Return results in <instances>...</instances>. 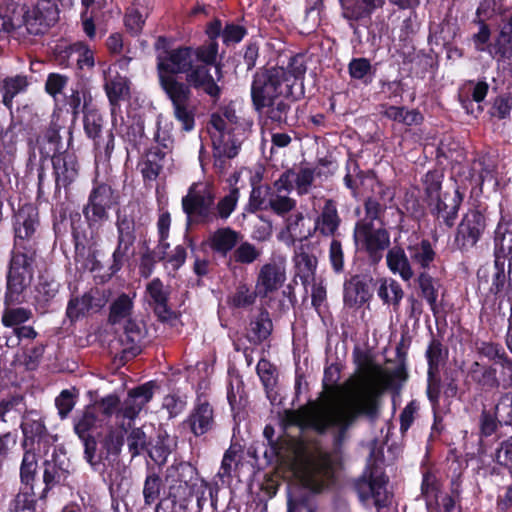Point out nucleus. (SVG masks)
Listing matches in <instances>:
<instances>
[{"label": "nucleus", "instance_id": "41", "mask_svg": "<svg viewBox=\"0 0 512 512\" xmlns=\"http://www.w3.org/2000/svg\"><path fill=\"white\" fill-rule=\"evenodd\" d=\"M147 293L155 304V312L162 319H167L170 312L167 309V290L159 279L152 280L147 286Z\"/></svg>", "mask_w": 512, "mask_h": 512}, {"label": "nucleus", "instance_id": "64", "mask_svg": "<svg viewBox=\"0 0 512 512\" xmlns=\"http://www.w3.org/2000/svg\"><path fill=\"white\" fill-rule=\"evenodd\" d=\"M127 440L132 456L138 455L146 446V435L140 428L132 429Z\"/></svg>", "mask_w": 512, "mask_h": 512}, {"label": "nucleus", "instance_id": "34", "mask_svg": "<svg viewBox=\"0 0 512 512\" xmlns=\"http://www.w3.org/2000/svg\"><path fill=\"white\" fill-rule=\"evenodd\" d=\"M165 157L166 152L158 147L149 150L145 159L140 163L141 173L145 180L153 181L158 177L164 166Z\"/></svg>", "mask_w": 512, "mask_h": 512}, {"label": "nucleus", "instance_id": "46", "mask_svg": "<svg viewBox=\"0 0 512 512\" xmlns=\"http://www.w3.org/2000/svg\"><path fill=\"white\" fill-rule=\"evenodd\" d=\"M262 251L249 242L240 243L232 253V259L240 264H251L258 260Z\"/></svg>", "mask_w": 512, "mask_h": 512}, {"label": "nucleus", "instance_id": "56", "mask_svg": "<svg viewBox=\"0 0 512 512\" xmlns=\"http://www.w3.org/2000/svg\"><path fill=\"white\" fill-rule=\"evenodd\" d=\"M36 469H37L36 455L31 452H26L23 456L21 467H20L21 481L27 485L30 484L34 480Z\"/></svg>", "mask_w": 512, "mask_h": 512}, {"label": "nucleus", "instance_id": "2", "mask_svg": "<svg viewBox=\"0 0 512 512\" xmlns=\"http://www.w3.org/2000/svg\"><path fill=\"white\" fill-rule=\"evenodd\" d=\"M305 67L293 59L287 68L275 67L256 73L251 96L256 110H262L280 98L298 99L303 95L302 76Z\"/></svg>", "mask_w": 512, "mask_h": 512}, {"label": "nucleus", "instance_id": "5", "mask_svg": "<svg viewBox=\"0 0 512 512\" xmlns=\"http://www.w3.org/2000/svg\"><path fill=\"white\" fill-rule=\"evenodd\" d=\"M215 190L209 182L193 184L182 199V208L188 219L193 217L202 222H212L217 215L213 210Z\"/></svg>", "mask_w": 512, "mask_h": 512}, {"label": "nucleus", "instance_id": "7", "mask_svg": "<svg viewBox=\"0 0 512 512\" xmlns=\"http://www.w3.org/2000/svg\"><path fill=\"white\" fill-rule=\"evenodd\" d=\"M163 90L173 104L175 118L185 131L194 128V106L191 103V91L187 84L178 80H164Z\"/></svg>", "mask_w": 512, "mask_h": 512}, {"label": "nucleus", "instance_id": "24", "mask_svg": "<svg viewBox=\"0 0 512 512\" xmlns=\"http://www.w3.org/2000/svg\"><path fill=\"white\" fill-rule=\"evenodd\" d=\"M152 396L153 385L150 382L131 390L120 410L123 417L130 420L135 419L143 407L152 399Z\"/></svg>", "mask_w": 512, "mask_h": 512}, {"label": "nucleus", "instance_id": "36", "mask_svg": "<svg viewBox=\"0 0 512 512\" xmlns=\"http://www.w3.org/2000/svg\"><path fill=\"white\" fill-rule=\"evenodd\" d=\"M69 475L70 472L63 463H58L56 460L46 461L43 472L44 491L46 492L57 485L67 484Z\"/></svg>", "mask_w": 512, "mask_h": 512}, {"label": "nucleus", "instance_id": "25", "mask_svg": "<svg viewBox=\"0 0 512 512\" xmlns=\"http://www.w3.org/2000/svg\"><path fill=\"white\" fill-rule=\"evenodd\" d=\"M104 87L110 103L114 106L129 93L128 80L119 75L116 67L104 71Z\"/></svg>", "mask_w": 512, "mask_h": 512}, {"label": "nucleus", "instance_id": "26", "mask_svg": "<svg viewBox=\"0 0 512 512\" xmlns=\"http://www.w3.org/2000/svg\"><path fill=\"white\" fill-rule=\"evenodd\" d=\"M206 66L195 63L194 67L186 75V80L194 88L201 89L212 97H218L220 87L216 84Z\"/></svg>", "mask_w": 512, "mask_h": 512}, {"label": "nucleus", "instance_id": "44", "mask_svg": "<svg viewBox=\"0 0 512 512\" xmlns=\"http://www.w3.org/2000/svg\"><path fill=\"white\" fill-rule=\"evenodd\" d=\"M99 421L95 407L87 406L74 418V431L81 439L88 436V432L94 428Z\"/></svg>", "mask_w": 512, "mask_h": 512}, {"label": "nucleus", "instance_id": "20", "mask_svg": "<svg viewBox=\"0 0 512 512\" xmlns=\"http://www.w3.org/2000/svg\"><path fill=\"white\" fill-rule=\"evenodd\" d=\"M461 202L462 196L460 192L454 189L451 192H444L443 195L428 205L432 213L435 214L439 220H442L448 227H452Z\"/></svg>", "mask_w": 512, "mask_h": 512}, {"label": "nucleus", "instance_id": "28", "mask_svg": "<svg viewBox=\"0 0 512 512\" xmlns=\"http://www.w3.org/2000/svg\"><path fill=\"white\" fill-rule=\"evenodd\" d=\"M187 422L195 436L205 434L214 424L212 407L206 402L197 404Z\"/></svg>", "mask_w": 512, "mask_h": 512}, {"label": "nucleus", "instance_id": "23", "mask_svg": "<svg viewBox=\"0 0 512 512\" xmlns=\"http://www.w3.org/2000/svg\"><path fill=\"white\" fill-rule=\"evenodd\" d=\"M341 218L338 214L336 203L333 200H326L320 214L314 221V234L319 233L324 237H332L333 239L339 236V228Z\"/></svg>", "mask_w": 512, "mask_h": 512}, {"label": "nucleus", "instance_id": "3", "mask_svg": "<svg viewBox=\"0 0 512 512\" xmlns=\"http://www.w3.org/2000/svg\"><path fill=\"white\" fill-rule=\"evenodd\" d=\"M245 124L239 121L231 106L212 114L208 132L212 141L214 165L225 169V160L238 155L245 136Z\"/></svg>", "mask_w": 512, "mask_h": 512}, {"label": "nucleus", "instance_id": "45", "mask_svg": "<svg viewBox=\"0 0 512 512\" xmlns=\"http://www.w3.org/2000/svg\"><path fill=\"white\" fill-rule=\"evenodd\" d=\"M27 85L28 82L25 76H15L5 79L1 88L3 93L2 101L4 105L10 108L13 98L18 93L24 91Z\"/></svg>", "mask_w": 512, "mask_h": 512}, {"label": "nucleus", "instance_id": "13", "mask_svg": "<svg viewBox=\"0 0 512 512\" xmlns=\"http://www.w3.org/2000/svg\"><path fill=\"white\" fill-rule=\"evenodd\" d=\"M478 287L483 292L491 293L495 296L505 295L508 297V290L512 283H506L504 262L496 259L492 266L481 267L477 273Z\"/></svg>", "mask_w": 512, "mask_h": 512}, {"label": "nucleus", "instance_id": "31", "mask_svg": "<svg viewBox=\"0 0 512 512\" xmlns=\"http://www.w3.org/2000/svg\"><path fill=\"white\" fill-rule=\"evenodd\" d=\"M496 259L512 260V221L502 218L495 231Z\"/></svg>", "mask_w": 512, "mask_h": 512}, {"label": "nucleus", "instance_id": "47", "mask_svg": "<svg viewBox=\"0 0 512 512\" xmlns=\"http://www.w3.org/2000/svg\"><path fill=\"white\" fill-rule=\"evenodd\" d=\"M288 99L289 98L277 99L273 101L271 105H267L264 109L258 111L267 116V118L273 122H285L289 111V103L287 102Z\"/></svg>", "mask_w": 512, "mask_h": 512}, {"label": "nucleus", "instance_id": "58", "mask_svg": "<svg viewBox=\"0 0 512 512\" xmlns=\"http://www.w3.org/2000/svg\"><path fill=\"white\" fill-rule=\"evenodd\" d=\"M317 260L305 252L296 254L295 265L301 277H309L313 274Z\"/></svg>", "mask_w": 512, "mask_h": 512}, {"label": "nucleus", "instance_id": "22", "mask_svg": "<svg viewBox=\"0 0 512 512\" xmlns=\"http://www.w3.org/2000/svg\"><path fill=\"white\" fill-rule=\"evenodd\" d=\"M314 235L313 227L306 223L302 213L289 216L285 227L279 232L278 239L288 246L296 241H304Z\"/></svg>", "mask_w": 512, "mask_h": 512}, {"label": "nucleus", "instance_id": "40", "mask_svg": "<svg viewBox=\"0 0 512 512\" xmlns=\"http://www.w3.org/2000/svg\"><path fill=\"white\" fill-rule=\"evenodd\" d=\"M284 174H291L288 178L289 187L292 189L294 183L297 193L304 195L310 191L316 176L320 173L316 169L303 167L298 171L288 170Z\"/></svg>", "mask_w": 512, "mask_h": 512}, {"label": "nucleus", "instance_id": "35", "mask_svg": "<svg viewBox=\"0 0 512 512\" xmlns=\"http://www.w3.org/2000/svg\"><path fill=\"white\" fill-rule=\"evenodd\" d=\"M135 293L120 294L110 305L109 322L118 324L130 319L133 312Z\"/></svg>", "mask_w": 512, "mask_h": 512}, {"label": "nucleus", "instance_id": "37", "mask_svg": "<svg viewBox=\"0 0 512 512\" xmlns=\"http://www.w3.org/2000/svg\"><path fill=\"white\" fill-rule=\"evenodd\" d=\"M407 250L412 264L423 270L430 268L436 255L430 242L427 240L409 245Z\"/></svg>", "mask_w": 512, "mask_h": 512}, {"label": "nucleus", "instance_id": "6", "mask_svg": "<svg viewBox=\"0 0 512 512\" xmlns=\"http://www.w3.org/2000/svg\"><path fill=\"white\" fill-rule=\"evenodd\" d=\"M195 63H197V54L191 47L158 52L157 70L161 87L164 88V80H177L173 74L185 73L187 75Z\"/></svg>", "mask_w": 512, "mask_h": 512}, {"label": "nucleus", "instance_id": "11", "mask_svg": "<svg viewBox=\"0 0 512 512\" xmlns=\"http://www.w3.org/2000/svg\"><path fill=\"white\" fill-rule=\"evenodd\" d=\"M387 478L378 468L371 469L369 476L364 475L357 483V491L361 501L373 499L376 507L387 505L389 493L386 489Z\"/></svg>", "mask_w": 512, "mask_h": 512}, {"label": "nucleus", "instance_id": "4", "mask_svg": "<svg viewBox=\"0 0 512 512\" xmlns=\"http://www.w3.org/2000/svg\"><path fill=\"white\" fill-rule=\"evenodd\" d=\"M295 474L305 487L321 490L333 476L329 454L318 445L305 448L297 456Z\"/></svg>", "mask_w": 512, "mask_h": 512}, {"label": "nucleus", "instance_id": "50", "mask_svg": "<svg viewBox=\"0 0 512 512\" xmlns=\"http://www.w3.org/2000/svg\"><path fill=\"white\" fill-rule=\"evenodd\" d=\"M23 22L21 13H17L14 9L8 7L0 8V31L10 33L20 27Z\"/></svg>", "mask_w": 512, "mask_h": 512}, {"label": "nucleus", "instance_id": "49", "mask_svg": "<svg viewBox=\"0 0 512 512\" xmlns=\"http://www.w3.org/2000/svg\"><path fill=\"white\" fill-rule=\"evenodd\" d=\"M442 174L434 171L428 172L424 178V191L428 204L435 201L444 192H441Z\"/></svg>", "mask_w": 512, "mask_h": 512}, {"label": "nucleus", "instance_id": "12", "mask_svg": "<svg viewBox=\"0 0 512 512\" xmlns=\"http://www.w3.org/2000/svg\"><path fill=\"white\" fill-rule=\"evenodd\" d=\"M113 204V191L105 184L96 186L90 193L83 213L90 226L101 223L108 218V210Z\"/></svg>", "mask_w": 512, "mask_h": 512}, {"label": "nucleus", "instance_id": "10", "mask_svg": "<svg viewBox=\"0 0 512 512\" xmlns=\"http://www.w3.org/2000/svg\"><path fill=\"white\" fill-rule=\"evenodd\" d=\"M30 279L31 269L28 257L23 253L13 254L7 277L6 301L16 302Z\"/></svg>", "mask_w": 512, "mask_h": 512}, {"label": "nucleus", "instance_id": "1", "mask_svg": "<svg viewBox=\"0 0 512 512\" xmlns=\"http://www.w3.org/2000/svg\"><path fill=\"white\" fill-rule=\"evenodd\" d=\"M391 383L382 370L350 379L323 403L287 413V421L318 433L332 432L340 444L347 430L360 416L372 418L377 412V396Z\"/></svg>", "mask_w": 512, "mask_h": 512}, {"label": "nucleus", "instance_id": "48", "mask_svg": "<svg viewBox=\"0 0 512 512\" xmlns=\"http://www.w3.org/2000/svg\"><path fill=\"white\" fill-rule=\"evenodd\" d=\"M103 119L96 110H86L84 115V129L89 138L98 144V138L102 131Z\"/></svg>", "mask_w": 512, "mask_h": 512}, {"label": "nucleus", "instance_id": "55", "mask_svg": "<svg viewBox=\"0 0 512 512\" xmlns=\"http://www.w3.org/2000/svg\"><path fill=\"white\" fill-rule=\"evenodd\" d=\"M418 282L423 297L427 300L430 307L434 309L437 301V289L433 279L427 273L421 272Z\"/></svg>", "mask_w": 512, "mask_h": 512}, {"label": "nucleus", "instance_id": "21", "mask_svg": "<svg viewBox=\"0 0 512 512\" xmlns=\"http://www.w3.org/2000/svg\"><path fill=\"white\" fill-rule=\"evenodd\" d=\"M107 302L105 294L99 290H91L81 298L71 299L66 314L71 321L78 320L89 312L100 310Z\"/></svg>", "mask_w": 512, "mask_h": 512}, {"label": "nucleus", "instance_id": "63", "mask_svg": "<svg viewBox=\"0 0 512 512\" xmlns=\"http://www.w3.org/2000/svg\"><path fill=\"white\" fill-rule=\"evenodd\" d=\"M119 398L115 395H108L102 398L100 401H96L92 404L95 407L96 413H101L106 417H110L118 408Z\"/></svg>", "mask_w": 512, "mask_h": 512}, {"label": "nucleus", "instance_id": "33", "mask_svg": "<svg viewBox=\"0 0 512 512\" xmlns=\"http://www.w3.org/2000/svg\"><path fill=\"white\" fill-rule=\"evenodd\" d=\"M469 376L483 390H491L499 387V379L496 376V369L490 366L473 362L469 368Z\"/></svg>", "mask_w": 512, "mask_h": 512}, {"label": "nucleus", "instance_id": "38", "mask_svg": "<svg viewBox=\"0 0 512 512\" xmlns=\"http://www.w3.org/2000/svg\"><path fill=\"white\" fill-rule=\"evenodd\" d=\"M240 240V234L230 228H221L215 231L210 237L211 248L226 255L233 248L236 247Z\"/></svg>", "mask_w": 512, "mask_h": 512}, {"label": "nucleus", "instance_id": "18", "mask_svg": "<svg viewBox=\"0 0 512 512\" xmlns=\"http://www.w3.org/2000/svg\"><path fill=\"white\" fill-rule=\"evenodd\" d=\"M118 244L113 252L112 269L118 271L134 243V221L127 215L118 213L117 216Z\"/></svg>", "mask_w": 512, "mask_h": 512}, {"label": "nucleus", "instance_id": "17", "mask_svg": "<svg viewBox=\"0 0 512 512\" xmlns=\"http://www.w3.org/2000/svg\"><path fill=\"white\" fill-rule=\"evenodd\" d=\"M290 175L282 174L272 188H267V209H271L277 215H284L296 206V201L288 196L291 190L288 179Z\"/></svg>", "mask_w": 512, "mask_h": 512}, {"label": "nucleus", "instance_id": "39", "mask_svg": "<svg viewBox=\"0 0 512 512\" xmlns=\"http://www.w3.org/2000/svg\"><path fill=\"white\" fill-rule=\"evenodd\" d=\"M369 299L368 289L359 278H352L344 287V303L350 308L359 307Z\"/></svg>", "mask_w": 512, "mask_h": 512}, {"label": "nucleus", "instance_id": "57", "mask_svg": "<svg viewBox=\"0 0 512 512\" xmlns=\"http://www.w3.org/2000/svg\"><path fill=\"white\" fill-rule=\"evenodd\" d=\"M160 486L161 479L157 475H149L146 478L143 488V496L146 504L150 505L158 499Z\"/></svg>", "mask_w": 512, "mask_h": 512}, {"label": "nucleus", "instance_id": "32", "mask_svg": "<svg viewBox=\"0 0 512 512\" xmlns=\"http://www.w3.org/2000/svg\"><path fill=\"white\" fill-rule=\"evenodd\" d=\"M37 225V211L32 205L21 207L15 215V234L17 238L31 237Z\"/></svg>", "mask_w": 512, "mask_h": 512}, {"label": "nucleus", "instance_id": "51", "mask_svg": "<svg viewBox=\"0 0 512 512\" xmlns=\"http://www.w3.org/2000/svg\"><path fill=\"white\" fill-rule=\"evenodd\" d=\"M147 16L148 9L131 8L125 17V25L127 29L133 34L140 33Z\"/></svg>", "mask_w": 512, "mask_h": 512}, {"label": "nucleus", "instance_id": "43", "mask_svg": "<svg viewBox=\"0 0 512 512\" xmlns=\"http://www.w3.org/2000/svg\"><path fill=\"white\" fill-rule=\"evenodd\" d=\"M487 50L498 62L512 59V32L503 28L494 44L490 45Z\"/></svg>", "mask_w": 512, "mask_h": 512}, {"label": "nucleus", "instance_id": "16", "mask_svg": "<svg viewBox=\"0 0 512 512\" xmlns=\"http://www.w3.org/2000/svg\"><path fill=\"white\" fill-rule=\"evenodd\" d=\"M17 139L11 130L0 124V189H6L10 183L12 164L16 155Z\"/></svg>", "mask_w": 512, "mask_h": 512}, {"label": "nucleus", "instance_id": "54", "mask_svg": "<svg viewBox=\"0 0 512 512\" xmlns=\"http://www.w3.org/2000/svg\"><path fill=\"white\" fill-rule=\"evenodd\" d=\"M239 199L238 188H232L225 197H223L217 204V214L222 219H227L235 210Z\"/></svg>", "mask_w": 512, "mask_h": 512}, {"label": "nucleus", "instance_id": "15", "mask_svg": "<svg viewBox=\"0 0 512 512\" xmlns=\"http://www.w3.org/2000/svg\"><path fill=\"white\" fill-rule=\"evenodd\" d=\"M485 228L483 215L475 210L466 213L457 228L455 242L460 248L474 246Z\"/></svg>", "mask_w": 512, "mask_h": 512}, {"label": "nucleus", "instance_id": "30", "mask_svg": "<svg viewBox=\"0 0 512 512\" xmlns=\"http://www.w3.org/2000/svg\"><path fill=\"white\" fill-rule=\"evenodd\" d=\"M422 493L425 496L428 507H430L433 500H435V504L438 506L440 512H453L455 508L454 499L447 493L438 491L433 484V478L429 475H426L423 479Z\"/></svg>", "mask_w": 512, "mask_h": 512}, {"label": "nucleus", "instance_id": "53", "mask_svg": "<svg viewBox=\"0 0 512 512\" xmlns=\"http://www.w3.org/2000/svg\"><path fill=\"white\" fill-rule=\"evenodd\" d=\"M125 322H126L125 326H124L125 339H126L127 343L131 345L130 348L133 351H136V350H138V344L141 342V340L144 337V329L139 323H137L131 319H129Z\"/></svg>", "mask_w": 512, "mask_h": 512}, {"label": "nucleus", "instance_id": "9", "mask_svg": "<svg viewBox=\"0 0 512 512\" xmlns=\"http://www.w3.org/2000/svg\"><path fill=\"white\" fill-rule=\"evenodd\" d=\"M286 280V263L282 257H273L267 263L261 266L256 286L255 294L266 297L269 293L278 290Z\"/></svg>", "mask_w": 512, "mask_h": 512}, {"label": "nucleus", "instance_id": "42", "mask_svg": "<svg viewBox=\"0 0 512 512\" xmlns=\"http://www.w3.org/2000/svg\"><path fill=\"white\" fill-rule=\"evenodd\" d=\"M377 294L385 303L397 307L403 298L404 292L396 280L383 278L378 281Z\"/></svg>", "mask_w": 512, "mask_h": 512}, {"label": "nucleus", "instance_id": "19", "mask_svg": "<svg viewBox=\"0 0 512 512\" xmlns=\"http://www.w3.org/2000/svg\"><path fill=\"white\" fill-rule=\"evenodd\" d=\"M52 164L56 189L61 187L67 188L77 179L79 166L77 158L73 153L65 151L53 155Z\"/></svg>", "mask_w": 512, "mask_h": 512}, {"label": "nucleus", "instance_id": "60", "mask_svg": "<svg viewBox=\"0 0 512 512\" xmlns=\"http://www.w3.org/2000/svg\"><path fill=\"white\" fill-rule=\"evenodd\" d=\"M426 356L429 363V374H433L438 370L444 359L441 343L435 340L432 341L426 351Z\"/></svg>", "mask_w": 512, "mask_h": 512}, {"label": "nucleus", "instance_id": "14", "mask_svg": "<svg viewBox=\"0 0 512 512\" xmlns=\"http://www.w3.org/2000/svg\"><path fill=\"white\" fill-rule=\"evenodd\" d=\"M357 243H362L370 257L381 258V252L390 245V236L386 229H374L370 224L357 225L354 232Z\"/></svg>", "mask_w": 512, "mask_h": 512}, {"label": "nucleus", "instance_id": "27", "mask_svg": "<svg viewBox=\"0 0 512 512\" xmlns=\"http://www.w3.org/2000/svg\"><path fill=\"white\" fill-rule=\"evenodd\" d=\"M386 263L389 270L399 275L400 278L408 282L414 277V271L412 268V262L410 257L406 255L405 251L401 247L391 248L386 255Z\"/></svg>", "mask_w": 512, "mask_h": 512}, {"label": "nucleus", "instance_id": "29", "mask_svg": "<svg viewBox=\"0 0 512 512\" xmlns=\"http://www.w3.org/2000/svg\"><path fill=\"white\" fill-rule=\"evenodd\" d=\"M36 19H40L39 27L33 21L30 22V34H43L58 19L57 7L49 0H41L34 8Z\"/></svg>", "mask_w": 512, "mask_h": 512}, {"label": "nucleus", "instance_id": "62", "mask_svg": "<svg viewBox=\"0 0 512 512\" xmlns=\"http://www.w3.org/2000/svg\"><path fill=\"white\" fill-rule=\"evenodd\" d=\"M59 284L56 281H49L47 279H41L39 284L37 285L36 291L37 295L36 297L40 301H49L50 299L54 298L56 294L58 293Z\"/></svg>", "mask_w": 512, "mask_h": 512}, {"label": "nucleus", "instance_id": "61", "mask_svg": "<svg viewBox=\"0 0 512 512\" xmlns=\"http://www.w3.org/2000/svg\"><path fill=\"white\" fill-rule=\"evenodd\" d=\"M124 443V431L122 428L112 430L104 440V448L108 454L117 455Z\"/></svg>", "mask_w": 512, "mask_h": 512}, {"label": "nucleus", "instance_id": "59", "mask_svg": "<svg viewBox=\"0 0 512 512\" xmlns=\"http://www.w3.org/2000/svg\"><path fill=\"white\" fill-rule=\"evenodd\" d=\"M251 331L255 341L265 340L272 331V322L267 316L261 315L251 323Z\"/></svg>", "mask_w": 512, "mask_h": 512}, {"label": "nucleus", "instance_id": "52", "mask_svg": "<svg viewBox=\"0 0 512 512\" xmlns=\"http://www.w3.org/2000/svg\"><path fill=\"white\" fill-rule=\"evenodd\" d=\"M495 415L499 422L512 425V393L503 394L495 406Z\"/></svg>", "mask_w": 512, "mask_h": 512}, {"label": "nucleus", "instance_id": "8", "mask_svg": "<svg viewBox=\"0 0 512 512\" xmlns=\"http://www.w3.org/2000/svg\"><path fill=\"white\" fill-rule=\"evenodd\" d=\"M167 481L170 482L169 495L175 500H188L193 495L204 494V490L199 491L205 486L203 480L198 478L196 470L186 464H181L175 469L169 470Z\"/></svg>", "mask_w": 512, "mask_h": 512}]
</instances>
